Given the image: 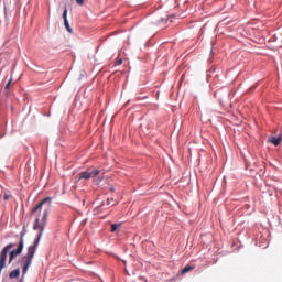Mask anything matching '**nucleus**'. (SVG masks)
I'll return each instance as SVG.
<instances>
[{
    "mask_svg": "<svg viewBox=\"0 0 282 282\" xmlns=\"http://www.w3.org/2000/svg\"><path fill=\"white\" fill-rule=\"evenodd\" d=\"M51 207H52V197H46L31 212L32 215L35 216L33 230H40V232L35 238L33 245H31L28 248L26 254L18 260V265H22L23 274H28V270H30V265H32V261L34 260V254H36V248H39V243L41 241V238L43 237V230H45V226L47 225V217L50 215Z\"/></svg>",
    "mask_w": 282,
    "mask_h": 282,
    "instance_id": "1",
    "label": "nucleus"
},
{
    "mask_svg": "<svg viewBox=\"0 0 282 282\" xmlns=\"http://www.w3.org/2000/svg\"><path fill=\"white\" fill-rule=\"evenodd\" d=\"M26 234H28V229H25V227H23L22 231L20 232V240H19L17 249H13L12 251L9 252V264L12 263V261H14V259H17V257H19V254H21V252H23V248L25 246L24 239H25Z\"/></svg>",
    "mask_w": 282,
    "mask_h": 282,
    "instance_id": "2",
    "label": "nucleus"
},
{
    "mask_svg": "<svg viewBox=\"0 0 282 282\" xmlns=\"http://www.w3.org/2000/svg\"><path fill=\"white\" fill-rule=\"evenodd\" d=\"M14 248V243L7 245L0 252V274L3 272V269L6 268V263L8 262V253L10 250Z\"/></svg>",
    "mask_w": 282,
    "mask_h": 282,
    "instance_id": "3",
    "label": "nucleus"
},
{
    "mask_svg": "<svg viewBox=\"0 0 282 282\" xmlns=\"http://www.w3.org/2000/svg\"><path fill=\"white\" fill-rule=\"evenodd\" d=\"M100 175V170H93V171H84L80 172L77 177L78 180H91L93 177H98Z\"/></svg>",
    "mask_w": 282,
    "mask_h": 282,
    "instance_id": "4",
    "label": "nucleus"
},
{
    "mask_svg": "<svg viewBox=\"0 0 282 282\" xmlns=\"http://www.w3.org/2000/svg\"><path fill=\"white\" fill-rule=\"evenodd\" d=\"M63 19H64V25H65L67 32H69V34H72L73 30H72V26L69 25V21L67 20V7H65V9H64Z\"/></svg>",
    "mask_w": 282,
    "mask_h": 282,
    "instance_id": "5",
    "label": "nucleus"
},
{
    "mask_svg": "<svg viewBox=\"0 0 282 282\" xmlns=\"http://www.w3.org/2000/svg\"><path fill=\"white\" fill-rule=\"evenodd\" d=\"M19 276H21V269H14L13 271H11L9 273V279H19Z\"/></svg>",
    "mask_w": 282,
    "mask_h": 282,
    "instance_id": "6",
    "label": "nucleus"
},
{
    "mask_svg": "<svg viewBox=\"0 0 282 282\" xmlns=\"http://www.w3.org/2000/svg\"><path fill=\"white\" fill-rule=\"evenodd\" d=\"M269 142L270 144H274V147H279L281 144V138L270 137Z\"/></svg>",
    "mask_w": 282,
    "mask_h": 282,
    "instance_id": "7",
    "label": "nucleus"
},
{
    "mask_svg": "<svg viewBox=\"0 0 282 282\" xmlns=\"http://www.w3.org/2000/svg\"><path fill=\"white\" fill-rule=\"evenodd\" d=\"M193 270H195V267L193 265H186L185 268H183L181 274H186L188 272H193Z\"/></svg>",
    "mask_w": 282,
    "mask_h": 282,
    "instance_id": "8",
    "label": "nucleus"
},
{
    "mask_svg": "<svg viewBox=\"0 0 282 282\" xmlns=\"http://www.w3.org/2000/svg\"><path fill=\"white\" fill-rule=\"evenodd\" d=\"M120 226H121L120 224H112L110 231H111V232H116V230H118V228H120Z\"/></svg>",
    "mask_w": 282,
    "mask_h": 282,
    "instance_id": "9",
    "label": "nucleus"
},
{
    "mask_svg": "<svg viewBox=\"0 0 282 282\" xmlns=\"http://www.w3.org/2000/svg\"><path fill=\"white\" fill-rule=\"evenodd\" d=\"M10 85H12V78H10L4 87V89H10Z\"/></svg>",
    "mask_w": 282,
    "mask_h": 282,
    "instance_id": "10",
    "label": "nucleus"
},
{
    "mask_svg": "<svg viewBox=\"0 0 282 282\" xmlns=\"http://www.w3.org/2000/svg\"><path fill=\"white\" fill-rule=\"evenodd\" d=\"M77 6H83L85 3V0H75Z\"/></svg>",
    "mask_w": 282,
    "mask_h": 282,
    "instance_id": "11",
    "label": "nucleus"
},
{
    "mask_svg": "<svg viewBox=\"0 0 282 282\" xmlns=\"http://www.w3.org/2000/svg\"><path fill=\"white\" fill-rule=\"evenodd\" d=\"M3 199H4V202H8V200L10 199V196H9L8 194H6V195L3 196Z\"/></svg>",
    "mask_w": 282,
    "mask_h": 282,
    "instance_id": "12",
    "label": "nucleus"
},
{
    "mask_svg": "<svg viewBox=\"0 0 282 282\" xmlns=\"http://www.w3.org/2000/svg\"><path fill=\"white\" fill-rule=\"evenodd\" d=\"M116 65H122V58L118 59Z\"/></svg>",
    "mask_w": 282,
    "mask_h": 282,
    "instance_id": "13",
    "label": "nucleus"
},
{
    "mask_svg": "<svg viewBox=\"0 0 282 282\" xmlns=\"http://www.w3.org/2000/svg\"><path fill=\"white\" fill-rule=\"evenodd\" d=\"M111 202H113V198H111V199H110V198H108V199H107V204H108V206H109V204H111Z\"/></svg>",
    "mask_w": 282,
    "mask_h": 282,
    "instance_id": "14",
    "label": "nucleus"
},
{
    "mask_svg": "<svg viewBox=\"0 0 282 282\" xmlns=\"http://www.w3.org/2000/svg\"><path fill=\"white\" fill-rule=\"evenodd\" d=\"M110 191L113 193L116 191V187H110Z\"/></svg>",
    "mask_w": 282,
    "mask_h": 282,
    "instance_id": "15",
    "label": "nucleus"
}]
</instances>
